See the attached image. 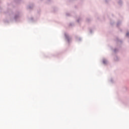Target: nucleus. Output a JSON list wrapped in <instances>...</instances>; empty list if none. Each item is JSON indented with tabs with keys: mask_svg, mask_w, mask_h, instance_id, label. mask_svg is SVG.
<instances>
[{
	"mask_svg": "<svg viewBox=\"0 0 129 129\" xmlns=\"http://www.w3.org/2000/svg\"><path fill=\"white\" fill-rule=\"evenodd\" d=\"M126 35H127V36H128V35H129V33H127L126 34Z\"/></svg>",
	"mask_w": 129,
	"mask_h": 129,
	"instance_id": "1",
	"label": "nucleus"
}]
</instances>
